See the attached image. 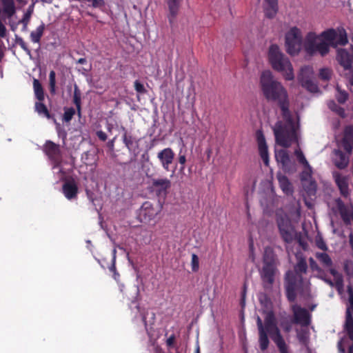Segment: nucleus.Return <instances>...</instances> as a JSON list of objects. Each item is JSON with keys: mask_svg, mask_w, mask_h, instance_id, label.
Here are the masks:
<instances>
[{"mask_svg": "<svg viewBox=\"0 0 353 353\" xmlns=\"http://www.w3.org/2000/svg\"><path fill=\"white\" fill-rule=\"evenodd\" d=\"M260 88L264 98L269 102L276 103L281 109L285 123L277 121L273 128V132L276 143L288 148L298 138L294 121L290 110L288 91L281 82L274 79L270 70H265L261 73Z\"/></svg>", "mask_w": 353, "mask_h": 353, "instance_id": "obj_1", "label": "nucleus"}, {"mask_svg": "<svg viewBox=\"0 0 353 353\" xmlns=\"http://www.w3.org/2000/svg\"><path fill=\"white\" fill-rule=\"evenodd\" d=\"M321 37L329 43L321 41L318 43L316 52L322 57L325 56L330 51V45L336 48L338 46H345L347 43V37L345 30L343 28L334 30L333 28L323 31L321 34Z\"/></svg>", "mask_w": 353, "mask_h": 353, "instance_id": "obj_2", "label": "nucleus"}, {"mask_svg": "<svg viewBox=\"0 0 353 353\" xmlns=\"http://www.w3.org/2000/svg\"><path fill=\"white\" fill-rule=\"evenodd\" d=\"M269 60L273 69L281 72L285 80L291 81L294 79L292 65L289 59L280 52L278 46L272 45L270 47Z\"/></svg>", "mask_w": 353, "mask_h": 353, "instance_id": "obj_3", "label": "nucleus"}, {"mask_svg": "<svg viewBox=\"0 0 353 353\" xmlns=\"http://www.w3.org/2000/svg\"><path fill=\"white\" fill-rule=\"evenodd\" d=\"M162 209L163 203L160 201L155 203L145 201L138 210L137 218L141 223H148L160 214Z\"/></svg>", "mask_w": 353, "mask_h": 353, "instance_id": "obj_4", "label": "nucleus"}, {"mask_svg": "<svg viewBox=\"0 0 353 353\" xmlns=\"http://www.w3.org/2000/svg\"><path fill=\"white\" fill-rule=\"evenodd\" d=\"M302 46L301 31L297 27H292L285 34V47L287 52L294 56L299 53Z\"/></svg>", "mask_w": 353, "mask_h": 353, "instance_id": "obj_5", "label": "nucleus"}, {"mask_svg": "<svg viewBox=\"0 0 353 353\" xmlns=\"http://www.w3.org/2000/svg\"><path fill=\"white\" fill-rule=\"evenodd\" d=\"M276 267L272 258H270L265 253L263 258V266L261 272L264 288H270L274 281Z\"/></svg>", "mask_w": 353, "mask_h": 353, "instance_id": "obj_6", "label": "nucleus"}, {"mask_svg": "<svg viewBox=\"0 0 353 353\" xmlns=\"http://www.w3.org/2000/svg\"><path fill=\"white\" fill-rule=\"evenodd\" d=\"M171 185V181L167 178L153 179L150 189L151 192L155 193L159 200H164Z\"/></svg>", "mask_w": 353, "mask_h": 353, "instance_id": "obj_7", "label": "nucleus"}, {"mask_svg": "<svg viewBox=\"0 0 353 353\" xmlns=\"http://www.w3.org/2000/svg\"><path fill=\"white\" fill-rule=\"evenodd\" d=\"M312 69L310 66L302 67L298 75V80L301 86L310 92H318V85L312 81L311 76Z\"/></svg>", "mask_w": 353, "mask_h": 353, "instance_id": "obj_8", "label": "nucleus"}, {"mask_svg": "<svg viewBox=\"0 0 353 353\" xmlns=\"http://www.w3.org/2000/svg\"><path fill=\"white\" fill-rule=\"evenodd\" d=\"M277 225L281 238L286 243H291L293 241L294 228L288 216H280L276 219Z\"/></svg>", "mask_w": 353, "mask_h": 353, "instance_id": "obj_9", "label": "nucleus"}, {"mask_svg": "<svg viewBox=\"0 0 353 353\" xmlns=\"http://www.w3.org/2000/svg\"><path fill=\"white\" fill-rule=\"evenodd\" d=\"M43 152L52 162L54 167H58L61 164L62 154L59 145L52 141H47L43 145Z\"/></svg>", "mask_w": 353, "mask_h": 353, "instance_id": "obj_10", "label": "nucleus"}, {"mask_svg": "<svg viewBox=\"0 0 353 353\" xmlns=\"http://www.w3.org/2000/svg\"><path fill=\"white\" fill-rule=\"evenodd\" d=\"M291 310L294 316V323L301 326H308L311 323V314L307 309L297 304L292 305Z\"/></svg>", "mask_w": 353, "mask_h": 353, "instance_id": "obj_11", "label": "nucleus"}, {"mask_svg": "<svg viewBox=\"0 0 353 353\" xmlns=\"http://www.w3.org/2000/svg\"><path fill=\"white\" fill-rule=\"evenodd\" d=\"M264 328L266 333H269L272 340L281 336L280 330L276 325L274 314L272 312H270L266 314L264 320Z\"/></svg>", "mask_w": 353, "mask_h": 353, "instance_id": "obj_12", "label": "nucleus"}, {"mask_svg": "<svg viewBox=\"0 0 353 353\" xmlns=\"http://www.w3.org/2000/svg\"><path fill=\"white\" fill-rule=\"evenodd\" d=\"M256 138L258 143L259 155L266 166L269 165V152L265 136L261 130H257Z\"/></svg>", "mask_w": 353, "mask_h": 353, "instance_id": "obj_13", "label": "nucleus"}, {"mask_svg": "<svg viewBox=\"0 0 353 353\" xmlns=\"http://www.w3.org/2000/svg\"><path fill=\"white\" fill-rule=\"evenodd\" d=\"M174 157L175 154L170 148H164L157 153L162 168L168 172L170 171V165L173 163Z\"/></svg>", "mask_w": 353, "mask_h": 353, "instance_id": "obj_14", "label": "nucleus"}, {"mask_svg": "<svg viewBox=\"0 0 353 353\" xmlns=\"http://www.w3.org/2000/svg\"><path fill=\"white\" fill-rule=\"evenodd\" d=\"M341 145L345 152L350 154L353 150V126L347 125L343 132Z\"/></svg>", "mask_w": 353, "mask_h": 353, "instance_id": "obj_15", "label": "nucleus"}, {"mask_svg": "<svg viewBox=\"0 0 353 353\" xmlns=\"http://www.w3.org/2000/svg\"><path fill=\"white\" fill-rule=\"evenodd\" d=\"M334 181L339 189L341 194L347 198L350 196L348 179L345 176H343L339 172H334L333 174Z\"/></svg>", "mask_w": 353, "mask_h": 353, "instance_id": "obj_16", "label": "nucleus"}, {"mask_svg": "<svg viewBox=\"0 0 353 353\" xmlns=\"http://www.w3.org/2000/svg\"><path fill=\"white\" fill-rule=\"evenodd\" d=\"M182 1L183 0H167L169 11L168 19L171 27L174 25Z\"/></svg>", "mask_w": 353, "mask_h": 353, "instance_id": "obj_17", "label": "nucleus"}, {"mask_svg": "<svg viewBox=\"0 0 353 353\" xmlns=\"http://www.w3.org/2000/svg\"><path fill=\"white\" fill-rule=\"evenodd\" d=\"M125 132L123 134V142L130 152L137 155L139 152V140L132 134H128L125 128H122Z\"/></svg>", "mask_w": 353, "mask_h": 353, "instance_id": "obj_18", "label": "nucleus"}, {"mask_svg": "<svg viewBox=\"0 0 353 353\" xmlns=\"http://www.w3.org/2000/svg\"><path fill=\"white\" fill-rule=\"evenodd\" d=\"M62 192L68 200H72L77 197L78 187L72 179L65 181L62 186Z\"/></svg>", "mask_w": 353, "mask_h": 353, "instance_id": "obj_19", "label": "nucleus"}, {"mask_svg": "<svg viewBox=\"0 0 353 353\" xmlns=\"http://www.w3.org/2000/svg\"><path fill=\"white\" fill-rule=\"evenodd\" d=\"M317 36L314 32H309L305 38L304 49L306 53L310 56L316 53L318 46Z\"/></svg>", "mask_w": 353, "mask_h": 353, "instance_id": "obj_20", "label": "nucleus"}, {"mask_svg": "<svg viewBox=\"0 0 353 353\" xmlns=\"http://www.w3.org/2000/svg\"><path fill=\"white\" fill-rule=\"evenodd\" d=\"M336 60L345 70H350L352 68V59L350 54L345 49L337 50Z\"/></svg>", "mask_w": 353, "mask_h": 353, "instance_id": "obj_21", "label": "nucleus"}, {"mask_svg": "<svg viewBox=\"0 0 353 353\" xmlns=\"http://www.w3.org/2000/svg\"><path fill=\"white\" fill-rule=\"evenodd\" d=\"M263 10L265 16L273 19L278 12V0H264Z\"/></svg>", "mask_w": 353, "mask_h": 353, "instance_id": "obj_22", "label": "nucleus"}, {"mask_svg": "<svg viewBox=\"0 0 353 353\" xmlns=\"http://www.w3.org/2000/svg\"><path fill=\"white\" fill-rule=\"evenodd\" d=\"M275 159L279 163H281L282 168L287 171L290 170L291 160L288 152L285 150L276 151Z\"/></svg>", "mask_w": 353, "mask_h": 353, "instance_id": "obj_23", "label": "nucleus"}, {"mask_svg": "<svg viewBox=\"0 0 353 353\" xmlns=\"http://www.w3.org/2000/svg\"><path fill=\"white\" fill-rule=\"evenodd\" d=\"M334 152L335 154V158L334 159L335 166L340 170L347 168L349 164L350 154L347 156L340 150H335Z\"/></svg>", "mask_w": 353, "mask_h": 353, "instance_id": "obj_24", "label": "nucleus"}, {"mask_svg": "<svg viewBox=\"0 0 353 353\" xmlns=\"http://www.w3.org/2000/svg\"><path fill=\"white\" fill-rule=\"evenodd\" d=\"M3 14L11 18L16 13V6L14 0H1Z\"/></svg>", "mask_w": 353, "mask_h": 353, "instance_id": "obj_25", "label": "nucleus"}, {"mask_svg": "<svg viewBox=\"0 0 353 353\" xmlns=\"http://www.w3.org/2000/svg\"><path fill=\"white\" fill-rule=\"evenodd\" d=\"M116 254H117V250L116 249H113L112 251V258H111V263L110 264H105L104 260L99 261L101 265L103 268H108L109 270L113 273V277L115 280H117L119 277V273L117 272L116 269Z\"/></svg>", "mask_w": 353, "mask_h": 353, "instance_id": "obj_26", "label": "nucleus"}, {"mask_svg": "<svg viewBox=\"0 0 353 353\" xmlns=\"http://www.w3.org/2000/svg\"><path fill=\"white\" fill-rule=\"evenodd\" d=\"M72 101L77 108L78 114L81 116V92L79 86L75 83L74 85V92Z\"/></svg>", "mask_w": 353, "mask_h": 353, "instance_id": "obj_27", "label": "nucleus"}, {"mask_svg": "<svg viewBox=\"0 0 353 353\" xmlns=\"http://www.w3.org/2000/svg\"><path fill=\"white\" fill-rule=\"evenodd\" d=\"M33 89L36 99L39 101H43L45 99L44 90L41 83L37 79H33Z\"/></svg>", "mask_w": 353, "mask_h": 353, "instance_id": "obj_28", "label": "nucleus"}, {"mask_svg": "<svg viewBox=\"0 0 353 353\" xmlns=\"http://www.w3.org/2000/svg\"><path fill=\"white\" fill-rule=\"evenodd\" d=\"M46 29L45 24L42 22L34 31H32L30 33V39L33 43H39L41 41V39L43 34L44 30Z\"/></svg>", "mask_w": 353, "mask_h": 353, "instance_id": "obj_29", "label": "nucleus"}, {"mask_svg": "<svg viewBox=\"0 0 353 353\" xmlns=\"http://www.w3.org/2000/svg\"><path fill=\"white\" fill-rule=\"evenodd\" d=\"M34 110L40 116L44 117L48 119L52 118L47 106L42 101H38L35 102Z\"/></svg>", "mask_w": 353, "mask_h": 353, "instance_id": "obj_30", "label": "nucleus"}, {"mask_svg": "<svg viewBox=\"0 0 353 353\" xmlns=\"http://www.w3.org/2000/svg\"><path fill=\"white\" fill-rule=\"evenodd\" d=\"M315 257L325 268H331L333 265L332 259L325 252H316Z\"/></svg>", "mask_w": 353, "mask_h": 353, "instance_id": "obj_31", "label": "nucleus"}, {"mask_svg": "<svg viewBox=\"0 0 353 353\" xmlns=\"http://www.w3.org/2000/svg\"><path fill=\"white\" fill-rule=\"evenodd\" d=\"M278 180L279 182L280 187L284 193H285L286 194H292L293 190L292 188V185L287 176H278Z\"/></svg>", "mask_w": 353, "mask_h": 353, "instance_id": "obj_32", "label": "nucleus"}, {"mask_svg": "<svg viewBox=\"0 0 353 353\" xmlns=\"http://www.w3.org/2000/svg\"><path fill=\"white\" fill-rule=\"evenodd\" d=\"M34 3H32L28 8L27 9L26 12L24 13L22 19L19 21L20 23H22L23 27V30H26L27 29L28 25L30 22V18L32 14L34 12Z\"/></svg>", "mask_w": 353, "mask_h": 353, "instance_id": "obj_33", "label": "nucleus"}, {"mask_svg": "<svg viewBox=\"0 0 353 353\" xmlns=\"http://www.w3.org/2000/svg\"><path fill=\"white\" fill-rule=\"evenodd\" d=\"M345 330L350 340L353 341V316L348 313L345 315Z\"/></svg>", "mask_w": 353, "mask_h": 353, "instance_id": "obj_34", "label": "nucleus"}, {"mask_svg": "<svg viewBox=\"0 0 353 353\" xmlns=\"http://www.w3.org/2000/svg\"><path fill=\"white\" fill-rule=\"evenodd\" d=\"M259 342L260 348L262 351H264L268 349L269 343H270L268 336V333H266V331L264 330L259 331Z\"/></svg>", "mask_w": 353, "mask_h": 353, "instance_id": "obj_35", "label": "nucleus"}, {"mask_svg": "<svg viewBox=\"0 0 353 353\" xmlns=\"http://www.w3.org/2000/svg\"><path fill=\"white\" fill-rule=\"evenodd\" d=\"M327 106L332 111L336 112L341 117H345L346 114L344 108L336 104L334 100L328 101Z\"/></svg>", "mask_w": 353, "mask_h": 353, "instance_id": "obj_36", "label": "nucleus"}, {"mask_svg": "<svg viewBox=\"0 0 353 353\" xmlns=\"http://www.w3.org/2000/svg\"><path fill=\"white\" fill-rule=\"evenodd\" d=\"M307 269V264L304 258H300L298 260L297 263L294 266V270L296 274H304L306 273Z\"/></svg>", "mask_w": 353, "mask_h": 353, "instance_id": "obj_37", "label": "nucleus"}, {"mask_svg": "<svg viewBox=\"0 0 353 353\" xmlns=\"http://www.w3.org/2000/svg\"><path fill=\"white\" fill-rule=\"evenodd\" d=\"M49 90L52 95L57 93L56 73L54 70H51L49 74Z\"/></svg>", "mask_w": 353, "mask_h": 353, "instance_id": "obj_38", "label": "nucleus"}, {"mask_svg": "<svg viewBox=\"0 0 353 353\" xmlns=\"http://www.w3.org/2000/svg\"><path fill=\"white\" fill-rule=\"evenodd\" d=\"M336 89L337 91V94H336L337 101L341 104L345 103L348 99V93L346 91L341 90L339 85L336 86Z\"/></svg>", "mask_w": 353, "mask_h": 353, "instance_id": "obj_39", "label": "nucleus"}, {"mask_svg": "<svg viewBox=\"0 0 353 353\" xmlns=\"http://www.w3.org/2000/svg\"><path fill=\"white\" fill-rule=\"evenodd\" d=\"M272 341L275 343L281 353H288V346L282 335L276 339H274Z\"/></svg>", "mask_w": 353, "mask_h": 353, "instance_id": "obj_40", "label": "nucleus"}, {"mask_svg": "<svg viewBox=\"0 0 353 353\" xmlns=\"http://www.w3.org/2000/svg\"><path fill=\"white\" fill-rule=\"evenodd\" d=\"M347 294L349 296V303L347 307L345 315L348 314V312L351 316L353 315V290L350 286L347 288Z\"/></svg>", "mask_w": 353, "mask_h": 353, "instance_id": "obj_41", "label": "nucleus"}, {"mask_svg": "<svg viewBox=\"0 0 353 353\" xmlns=\"http://www.w3.org/2000/svg\"><path fill=\"white\" fill-rule=\"evenodd\" d=\"M295 155L296 156L298 161L302 164L304 167H310V164L305 159L303 153L301 150H296L294 152Z\"/></svg>", "mask_w": 353, "mask_h": 353, "instance_id": "obj_42", "label": "nucleus"}, {"mask_svg": "<svg viewBox=\"0 0 353 353\" xmlns=\"http://www.w3.org/2000/svg\"><path fill=\"white\" fill-rule=\"evenodd\" d=\"M319 77L324 81H328L332 77V70L329 68H322L319 71Z\"/></svg>", "mask_w": 353, "mask_h": 353, "instance_id": "obj_43", "label": "nucleus"}, {"mask_svg": "<svg viewBox=\"0 0 353 353\" xmlns=\"http://www.w3.org/2000/svg\"><path fill=\"white\" fill-rule=\"evenodd\" d=\"M74 114L75 110L73 108H66L63 114V120L65 122H70Z\"/></svg>", "mask_w": 353, "mask_h": 353, "instance_id": "obj_44", "label": "nucleus"}, {"mask_svg": "<svg viewBox=\"0 0 353 353\" xmlns=\"http://www.w3.org/2000/svg\"><path fill=\"white\" fill-rule=\"evenodd\" d=\"M296 290L295 288H292V287H290L289 288H286V296L288 298V300L290 302H294L296 297Z\"/></svg>", "mask_w": 353, "mask_h": 353, "instance_id": "obj_45", "label": "nucleus"}, {"mask_svg": "<svg viewBox=\"0 0 353 353\" xmlns=\"http://www.w3.org/2000/svg\"><path fill=\"white\" fill-rule=\"evenodd\" d=\"M191 266L194 272H197L199 269V259L196 254H192Z\"/></svg>", "mask_w": 353, "mask_h": 353, "instance_id": "obj_46", "label": "nucleus"}, {"mask_svg": "<svg viewBox=\"0 0 353 353\" xmlns=\"http://www.w3.org/2000/svg\"><path fill=\"white\" fill-rule=\"evenodd\" d=\"M290 287H292V288H295V290H296L297 279L296 276L294 275H292L290 276L289 275L288 276L285 288H289Z\"/></svg>", "mask_w": 353, "mask_h": 353, "instance_id": "obj_47", "label": "nucleus"}, {"mask_svg": "<svg viewBox=\"0 0 353 353\" xmlns=\"http://www.w3.org/2000/svg\"><path fill=\"white\" fill-rule=\"evenodd\" d=\"M305 170H303L301 174V180L302 181H308L312 178V168L310 165V167H305Z\"/></svg>", "mask_w": 353, "mask_h": 353, "instance_id": "obj_48", "label": "nucleus"}, {"mask_svg": "<svg viewBox=\"0 0 353 353\" xmlns=\"http://www.w3.org/2000/svg\"><path fill=\"white\" fill-rule=\"evenodd\" d=\"M17 43L19 45V46L26 52V54L31 57V50L28 47L26 42L23 41L22 38H17Z\"/></svg>", "mask_w": 353, "mask_h": 353, "instance_id": "obj_49", "label": "nucleus"}, {"mask_svg": "<svg viewBox=\"0 0 353 353\" xmlns=\"http://www.w3.org/2000/svg\"><path fill=\"white\" fill-rule=\"evenodd\" d=\"M134 90L139 94H145L147 90L145 88L143 83H141L139 80H136L134 83Z\"/></svg>", "mask_w": 353, "mask_h": 353, "instance_id": "obj_50", "label": "nucleus"}, {"mask_svg": "<svg viewBox=\"0 0 353 353\" xmlns=\"http://www.w3.org/2000/svg\"><path fill=\"white\" fill-rule=\"evenodd\" d=\"M280 325L283 328V331L286 333L290 332L292 330V323L288 319L283 320L281 322Z\"/></svg>", "mask_w": 353, "mask_h": 353, "instance_id": "obj_51", "label": "nucleus"}, {"mask_svg": "<svg viewBox=\"0 0 353 353\" xmlns=\"http://www.w3.org/2000/svg\"><path fill=\"white\" fill-rule=\"evenodd\" d=\"M316 245L318 248H319L323 251H327L328 249L325 242L324 241V240L323 239L322 237L316 238Z\"/></svg>", "mask_w": 353, "mask_h": 353, "instance_id": "obj_52", "label": "nucleus"}, {"mask_svg": "<svg viewBox=\"0 0 353 353\" xmlns=\"http://www.w3.org/2000/svg\"><path fill=\"white\" fill-rule=\"evenodd\" d=\"M336 287V288L340 291L343 289V279L342 278L341 276H336V278H334V284Z\"/></svg>", "mask_w": 353, "mask_h": 353, "instance_id": "obj_53", "label": "nucleus"}, {"mask_svg": "<svg viewBox=\"0 0 353 353\" xmlns=\"http://www.w3.org/2000/svg\"><path fill=\"white\" fill-rule=\"evenodd\" d=\"M178 161H179V164L181 165L180 170L183 171L185 169V164L186 162V157L185 154H181V151H180V152L179 154Z\"/></svg>", "mask_w": 353, "mask_h": 353, "instance_id": "obj_54", "label": "nucleus"}, {"mask_svg": "<svg viewBox=\"0 0 353 353\" xmlns=\"http://www.w3.org/2000/svg\"><path fill=\"white\" fill-rule=\"evenodd\" d=\"M92 2V6L93 8H101L105 6L104 0H90Z\"/></svg>", "mask_w": 353, "mask_h": 353, "instance_id": "obj_55", "label": "nucleus"}, {"mask_svg": "<svg viewBox=\"0 0 353 353\" xmlns=\"http://www.w3.org/2000/svg\"><path fill=\"white\" fill-rule=\"evenodd\" d=\"M176 337L174 334H172L166 341V345L168 347H172L175 343Z\"/></svg>", "mask_w": 353, "mask_h": 353, "instance_id": "obj_56", "label": "nucleus"}, {"mask_svg": "<svg viewBox=\"0 0 353 353\" xmlns=\"http://www.w3.org/2000/svg\"><path fill=\"white\" fill-rule=\"evenodd\" d=\"M96 134L99 140L102 141H105L107 140V135L103 131L99 130L96 132Z\"/></svg>", "mask_w": 353, "mask_h": 353, "instance_id": "obj_57", "label": "nucleus"}, {"mask_svg": "<svg viewBox=\"0 0 353 353\" xmlns=\"http://www.w3.org/2000/svg\"><path fill=\"white\" fill-rule=\"evenodd\" d=\"M309 261L312 270H319L320 269L316 262L312 258H310Z\"/></svg>", "mask_w": 353, "mask_h": 353, "instance_id": "obj_58", "label": "nucleus"}, {"mask_svg": "<svg viewBox=\"0 0 353 353\" xmlns=\"http://www.w3.org/2000/svg\"><path fill=\"white\" fill-rule=\"evenodd\" d=\"M116 139H117V137H114L113 139H112L111 140L108 141V143H107V147L110 150H114V143H115Z\"/></svg>", "mask_w": 353, "mask_h": 353, "instance_id": "obj_59", "label": "nucleus"}, {"mask_svg": "<svg viewBox=\"0 0 353 353\" xmlns=\"http://www.w3.org/2000/svg\"><path fill=\"white\" fill-rule=\"evenodd\" d=\"M256 325H257L259 331L265 330L264 325L263 324L262 320L261 319V318L259 316L257 317Z\"/></svg>", "mask_w": 353, "mask_h": 353, "instance_id": "obj_60", "label": "nucleus"}, {"mask_svg": "<svg viewBox=\"0 0 353 353\" xmlns=\"http://www.w3.org/2000/svg\"><path fill=\"white\" fill-rule=\"evenodd\" d=\"M246 283H245L243 285V290L242 292V298H241V305H243L245 303V292H246Z\"/></svg>", "mask_w": 353, "mask_h": 353, "instance_id": "obj_61", "label": "nucleus"}, {"mask_svg": "<svg viewBox=\"0 0 353 353\" xmlns=\"http://www.w3.org/2000/svg\"><path fill=\"white\" fill-rule=\"evenodd\" d=\"M338 349L340 353H345V350L342 344V341H339Z\"/></svg>", "mask_w": 353, "mask_h": 353, "instance_id": "obj_62", "label": "nucleus"}, {"mask_svg": "<svg viewBox=\"0 0 353 353\" xmlns=\"http://www.w3.org/2000/svg\"><path fill=\"white\" fill-rule=\"evenodd\" d=\"M349 243L352 250V256L353 257V232H351L349 235Z\"/></svg>", "mask_w": 353, "mask_h": 353, "instance_id": "obj_63", "label": "nucleus"}, {"mask_svg": "<svg viewBox=\"0 0 353 353\" xmlns=\"http://www.w3.org/2000/svg\"><path fill=\"white\" fill-rule=\"evenodd\" d=\"M349 83L353 85V69L350 70V74L348 77Z\"/></svg>", "mask_w": 353, "mask_h": 353, "instance_id": "obj_64", "label": "nucleus"}]
</instances>
